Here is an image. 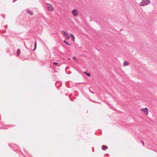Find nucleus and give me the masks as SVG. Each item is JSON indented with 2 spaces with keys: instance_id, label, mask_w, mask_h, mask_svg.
<instances>
[{
  "instance_id": "14",
  "label": "nucleus",
  "mask_w": 157,
  "mask_h": 157,
  "mask_svg": "<svg viewBox=\"0 0 157 157\" xmlns=\"http://www.w3.org/2000/svg\"><path fill=\"white\" fill-rule=\"evenodd\" d=\"M58 64V63H55V62L53 63V64H54V65H57Z\"/></svg>"
},
{
  "instance_id": "3",
  "label": "nucleus",
  "mask_w": 157,
  "mask_h": 157,
  "mask_svg": "<svg viewBox=\"0 0 157 157\" xmlns=\"http://www.w3.org/2000/svg\"><path fill=\"white\" fill-rule=\"evenodd\" d=\"M46 5L48 6L47 8L48 9V10L50 11H53L54 9L53 7L50 4H47Z\"/></svg>"
},
{
  "instance_id": "11",
  "label": "nucleus",
  "mask_w": 157,
  "mask_h": 157,
  "mask_svg": "<svg viewBox=\"0 0 157 157\" xmlns=\"http://www.w3.org/2000/svg\"><path fill=\"white\" fill-rule=\"evenodd\" d=\"M84 73L85 74L88 76L89 77L90 76V73H87L86 71L84 72Z\"/></svg>"
},
{
  "instance_id": "8",
  "label": "nucleus",
  "mask_w": 157,
  "mask_h": 157,
  "mask_svg": "<svg viewBox=\"0 0 157 157\" xmlns=\"http://www.w3.org/2000/svg\"><path fill=\"white\" fill-rule=\"evenodd\" d=\"M108 147L105 145H103L102 149L103 150H105L106 149H107Z\"/></svg>"
},
{
  "instance_id": "2",
  "label": "nucleus",
  "mask_w": 157,
  "mask_h": 157,
  "mask_svg": "<svg viewBox=\"0 0 157 157\" xmlns=\"http://www.w3.org/2000/svg\"><path fill=\"white\" fill-rule=\"evenodd\" d=\"M72 14L75 17H77L78 15V12L76 9L73 10L72 11Z\"/></svg>"
},
{
  "instance_id": "4",
  "label": "nucleus",
  "mask_w": 157,
  "mask_h": 157,
  "mask_svg": "<svg viewBox=\"0 0 157 157\" xmlns=\"http://www.w3.org/2000/svg\"><path fill=\"white\" fill-rule=\"evenodd\" d=\"M141 111L145 115H147L148 114V110L147 108H145L142 109Z\"/></svg>"
},
{
  "instance_id": "7",
  "label": "nucleus",
  "mask_w": 157,
  "mask_h": 157,
  "mask_svg": "<svg viewBox=\"0 0 157 157\" xmlns=\"http://www.w3.org/2000/svg\"><path fill=\"white\" fill-rule=\"evenodd\" d=\"M123 64H124V66H128L129 64V63L127 61H124V62L123 63Z\"/></svg>"
},
{
  "instance_id": "12",
  "label": "nucleus",
  "mask_w": 157,
  "mask_h": 157,
  "mask_svg": "<svg viewBox=\"0 0 157 157\" xmlns=\"http://www.w3.org/2000/svg\"><path fill=\"white\" fill-rule=\"evenodd\" d=\"M66 44H67L68 45H70L71 44H69V43H68L65 40H64L63 41Z\"/></svg>"
},
{
  "instance_id": "1",
  "label": "nucleus",
  "mask_w": 157,
  "mask_h": 157,
  "mask_svg": "<svg viewBox=\"0 0 157 157\" xmlns=\"http://www.w3.org/2000/svg\"><path fill=\"white\" fill-rule=\"evenodd\" d=\"M150 3V0H142V2L140 3L139 5L140 6H146L149 4Z\"/></svg>"
},
{
  "instance_id": "16",
  "label": "nucleus",
  "mask_w": 157,
  "mask_h": 157,
  "mask_svg": "<svg viewBox=\"0 0 157 157\" xmlns=\"http://www.w3.org/2000/svg\"><path fill=\"white\" fill-rule=\"evenodd\" d=\"M140 141H141V143H142V144L144 146V142L143 141H142V140H140Z\"/></svg>"
},
{
  "instance_id": "10",
  "label": "nucleus",
  "mask_w": 157,
  "mask_h": 157,
  "mask_svg": "<svg viewBox=\"0 0 157 157\" xmlns=\"http://www.w3.org/2000/svg\"><path fill=\"white\" fill-rule=\"evenodd\" d=\"M36 41H35L34 44V48L33 51H35L36 49Z\"/></svg>"
},
{
  "instance_id": "13",
  "label": "nucleus",
  "mask_w": 157,
  "mask_h": 157,
  "mask_svg": "<svg viewBox=\"0 0 157 157\" xmlns=\"http://www.w3.org/2000/svg\"><path fill=\"white\" fill-rule=\"evenodd\" d=\"M72 40H73L74 41H75V38L74 36H73V37L72 38Z\"/></svg>"
},
{
  "instance_id": "5",
  "label": "nucleus",
  "mask_w": 157,
  "mask_h": 157,
  "mask_svg": "<svg viewBox=\"0 0 157 157\" xmlns=\"http://www.w3.org/2000/svg\"><path fill=\"white\" fill-rule=\"evenodd\" d=\"M62 33L63 35L65 37L66 39L69 40V39L70 37L69 36L66 32L62 31Z\"/></svg>"
},
{
  "instance_id": "19",
  "label": "nucleus",
  "mask_w": 157,
  "mask_h": 157,
  "mask_svg": "<svg viewBox=\"0 0 157 157\" xmlns=\"http://www.w3.org/2000/svg\"><path fill=\"white\" fill-rule=\"evenodd\" d=\"M25 47L26 48H27V46H26V45H25Z\"/></svg>"
},
{
  "instance_id": "18",
  "label": "nucleus",
  "mask_w": 157,
  "mask_h": 157,
  "mask_svg": "<svg viewBox=\"0 0 157 157\" xmlns=\"http://www.w3.org/2000/svg\"><path fill=\"white\" fill-rule=\"evenodd\" d=\"M70 35L72 36V37H73V36H74L72 34H71Z\"/></svg>"
},
{
  "instance_id": "9",
  "label": "nucleus",
  "mask_w": 157,
  "mask_h": 157,
  "mask_svg": "<svg viewBox=\"0 0 157 157\" xmlns=\"http://www.w3.org/2000/svg\"><path fill=\"white\" fill-rule=\"evenodd\" d=\"M20 53H21L20 50L19 49H18L17 50V56H18L19 55Z\"/></svg>"
},
{
  "instance_id": "15",
  "label": "nucleus",
  "mask_w": 157,
  "mask_h": 157,
  "mask_svg": "<svg viewBox=\"0 0 157 157\" xmlns=\"http://www.w3.org/2000/svg\"><path fill=\"white\" fill-rule=\"evenodd\" d=\"M73 59H74L75 60H77L76 58L75 57H73Z\"/></svg>"
},
{
  "instance_id": "17",
  "label": "nucleus",
  "mask_w": 157,
  "mask_h": 157,
  "mask_svg": "<svg viewBox=\"0 0 157 157\" xmlns=\"http://www.w3.org/2000/svg\"><path fill=\"white\" fill-rule=\"evenodd\" d=\"M89 91H90V92H91V93H93V94H94V92H92V91H91L90 90V89H89Z\"/></svg>"
},
{
  "instance_id": "6",
  "label": "nucleus",
  "mask_w": 157,
  "mask_h": 157,
  "mask_svg": "<svg viewBox=\"0 0 157 157\" xmlns=\"http://www.w3.org/2000/svg\"><path fill=\"white\" fill-rule=\"evenodd\" d=\"M27 12L29 14H30L31 15H33V12L32 11L29 10L27 9Z\"/></svg>"
}]
</instances>
